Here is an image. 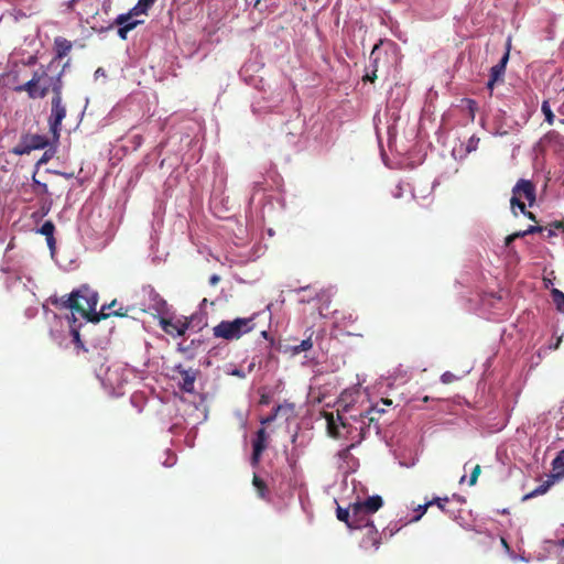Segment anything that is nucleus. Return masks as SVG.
<instances>
[{
	"instance_id": "49",
	"label": "nucleus",
	"mask_w": 564,
	"mask_h": 564,
	"mask_svg": "<svg viewBox=\"0 0 564 564\" xmlns=\"http://www.w3.org/2000/svg\"><path fill=\"white\" fill-rule=\"evenodd\" d=\"M399 529L397 528L395 530L394 529H391L390 530V536H392L394 534L395 531H398Z\"/></svg>"
},
{
	"instance_id": "48",
	"label": "nucleus",
	"mask_w": 564,
	"mask_h": 564,
	"mask_svg": "<svg viewBox=\"0 0 564 564\" xmlns=\"http://www.w3.org/2000/svg\"><path fill=\"white\" fill-rule=\"evenodd\" d=\"M561 340H562L561 338L557 339V341H556V344L554 346L555 349L558 348Z\"/></svg>"
},
{
	"instance_id": "47",
	"label": "nucleus",
	"mask_w": 564,
	"mask_h": 564,
	"mask_svg": "<svg viewBox=\"0 0 564 564\" xmlns=\"http://www.w3.org/2000/svg\"><path fill=\"white\" fill-rule=\"evenodd\" d=\"M261 336H262L263 338H268V332H267V330H262V332H261Z\"/></svg>"
},
{
	"instance_id": "26",
	"label": "nucleus",
	"mask_w": 564,
	"mask_h": 564,
	"mask_svg": "<svg viewBox=\"0 0 564 564\" xmlns=\"http://www.w3.org/2000/svg\"><path fill=\"white\" fill-rule=\"evenodd\" d=\"M551 294H552L553 302L556 305V308L560 312L564 313V293L557 289H553Z\"/></svg>"
},
{
	"instance_id": "19",
	"label": "nucleus",
	"mask_w": 564,
	"mask_h": 564,
	"mask_svg": "<svg viewBox=\"0 0 564 564\" xmlns=\"http://www.w3.org/2000/svg\"><path fill=\"white\" fill-rule=\"evenodd\" d=\"M54 224L52 221H45L40 228L39 232L46 237L47 246L53 251L55 248V239H54Z\"/></svg>"
},
{
	"instance_id": "28",
	"label": "nucleus",
	"mask_w": 564,
	"mask_h": 564,
	"mask_svg": "<svg viewBox=\"0 0 564 564\" xmlns=\"http://www.w3.org/2000/svg\"><path fill=\"white\" fill-rule=\"evenodd\" d=\"M541 111L543 112L544 117H545V121L549 123V124H553L554 123V120H555V116L550 107V102L549 100H544L542 102V106H541Z\"/></svg>"
},
{
	"instance_id": "34",
	"label": "nucleus",
	"mask_w": 564,
	"mask_h": 564,
	"mask_svg": "<svg viewBox=\"0 0 564 564\" xmlns=\"http://www.w3.org/2000/svg\"><path fill=\"white\" fill-rule=\"evenodd\" d=\"M467 108L470 115L471 120L475 118V112L477 111V102L473 99H466Z\"/></svg>"
},
{
	"instance_id": "2",
	"label": "nucleus",
	"mask_w": 564,
	"mask_h": 564,
	"mask_svg": "<svg viewBox=\"0 0 564 564\" xmlns=\"http://www.w3.org/2000/svg\"><path fill=\"white\" fill-rule=\"evenodd\" d=\"M75 301L83 308L77 311L83 317L93 323H99L110 316H127V310L120 307L116 312L106 313V306L104 305L99 312H96L98 304V294L96 291L84 284L79 289L74 291Z\"/></svg>"
},
{
	"instance_id": "11",
	"label": "nucleus",
	"mask_w": 564,
	"mask_h": 564,
	"mask_svg": "<svg viewBox=\"0 0 564 564\" xmlns=\"http://www.w3.org/2000/svg\"><path fill=\"white\" fill-rule=\"evenodd\" d=\"M509 53L510 52L508 48L506 51V53L503 54V56L501 57L500 62L490 68L489 80L487 83V88L490 91V96L492 95V90H494L496 83L503 79L507 63L509 61Z\"/></svg>"
},
{
	"instance_id": "20",
	"label": "nucleus",
	"mask_w": 564,
	"mask_h": 564,
	"mask_svg": "<svg viewBox=\"0 0 564 564\" xmlns=\"http://www.w3.org/2000/svg\"><path fill=\"white\" fill-rule=\"evenodd\" d=\"M56 57H65L72 50V43L63 37L55 39Z\"/></svg>"
},
{
	"instance_id": "7",
	"label": "nucleus",
	"mask_w": 564,
	"mask_h": 564,
	"mask_svg": "<svg viewBox=\"0 0 564 564\" xmlns=\"http://www.w3.org/2000/svg\"><path fill=\"white\" fill-rule=\"evenodd\" d=\"M51 115L48 117V126L55 139L59 137L62 122L66 117V107L63 104L62 94L52 97Z\"/></svg>"
},
{
	"instance_id": "5",
	"label": "nucleus",
	"mask_w": 564,
	"mask_h": 564,
	"mask_svg": "<svg viewBox=\"0 0 564 564\" xmlns=\"http://www.w3.org/2000/svg\"><path fill=\"white\" fill-rule=\"evenodd\" d=\"M383 506V499L379 495L368 497L364 501L351 503L352 521L351 529H362L373 522L370 517Z\"/></svg>"
},
{
	"instance_id": "13",
	"label": "nucleus",
	"mask_w": 564,
	"mask_h": 564,
	"mask_svg": "<svg viewBox=\"0 0 564 564\" xmlns=\"http://www.w3.org/2000/svg\"><path fill=\"white\" fill-rule=\"evenodd\" d=\"M142 21L139 20H131L129 18V14H119L116 20L115 24L119 26L118 29V35L121 40H126L127 35L130 31L135 29Z\"/></svg>"
},
{
	"instance_id": "39",
	"label": "nucleus",
	"mask_w": 564,
	"mask_h": 564,
	"mask_svg": "<svg viewBox=\"0 0 564 564\" xmlns=\"http://www.w3.org/2000/svg\"><path fill=\"white\" fill-rule=\"evenodd\" d=\"M106 380L111 384V386H119L120 382L119 381H115L112 380V377H111V369L109 368L106 372Z\"/></svg>"
},
{
	"instance_id": "14",
	"label": "nucleus",
	"mask_w": 564,
	"mask_h": 564,
	"mask_svg": "<svg viewBox=\"0 0 564 564\" xmlns=\"http://www.w3.org/2000/svg\"><path fill=\"white\" fill-rule=\"evenodd\" d=\"M50 301L52 305L59 310H70L72 312L83 311V308L75 301L74 291L69 295L51 297Z\"/></svg>"
},
{
	"instance_id": "10",
	"label": "nucleus",
	"mask_w": 564,
	"mask_h": 564,
	"mask_svg": "<svg viewBox=\"0 0 564 564\" xmlns=\"http://www.w3.org/2000/svg\"><path fill=\"white\" fill-rule=\"evenodd\" d=\"M543 230H547L549 236H554V235H556V231H560V230L564 232V221L556 220V221L551 223L547 227L530 226L527 230L513 232L512 235H509L506 238V246L507 247L510 246V243L519 237H524L528 234H533L535 231H543Z\"/></svg>"
},
{
	"instance_id": "32",
	"label": "nucleus",
	"mask_w": 564,
	"mask_h": 564,
	"mask_svg": "<svg viewBox=\"0 0 564 564\" xmlns=\"http://www.w3.org/2000/svg\"><path fill=\"white\" fill-rule=\"evenodd\" d=\"M448 501H449L448 497H444V498L436 497V498H433L432 500H430V502H433V506L436 505L444 512L446 511L445 505Z\"/></svg>"
},
{
	"instance_id": "22",
	"label": "nucleus",
	"mask_w": 564,
	"mask_h": 564,
	"mask_svg": "<svg viewBox=\"0 0 564 564\" xmlns=\"http://www.w3.org/2000/svg\"><path fill=\"white\" fill-rule=\"evenodd\" d=\"M555 480L556 479H552L551 476H550L547 480H545L543 484L538 486L531 492L527 494L523 497V500H528V499L534 498L536 496L544 495L550 489V487L554 484Z\"/></svg>"
},
{
	"instance_id": "50",
	"label": "nucleus",
	"mask_w": 564,
	"mask_h": 564,
	"mask_svg": "<svg viewBox=\"0 0 564 564\" xmlns=\"http://www.w3.org/2000/svg\"><path fill=\"white\" fill-rule=\"evenodd\" d=\"M501 542H502V545H505L506 547H508V543L505 539H501Z\"/></svg>"
},
{
	"instance_id": "44",
	"label": "nucleus",
	"mask_w": 564,
	"mask_h": 564,
	"mask_svg": "<svg viewBox=\"0 0 564 564\" xmlns=\"http://www.w3.org/2000/svg\"><path fill=\"white\" fill-rule=\"evenodd\" d=\"M524 215L528 216L531 220L536 221L533 213L524 214Z\"/></svg>"
},
{
	"instance_id": "31",
	"label": "nucleus",
	"mask_w": 564,
	"mask_h": 564,
	"mask_svg": "<svg viewBox=\"0 0 564 564\" xmlns=\"http://www.w3.org/2000/svg\"><path fill=\"white\" fill-rule=\"evenodd\" d=\"M166 307V302L161 299L159 295H155V302L152 306V308L158 313H164Z\"/></svg>"
},
{
	"instance_id": "21",
	"label": "nucleus",
	"mask_w": 564,
	"mask_h": 564,
	"mask_svg": "<svg viewBox=\"0 0 564 564\" xmlns=\"http://www.w3.org/2000/svg\"><path fill=\"white\" fill-rule=\"evenodd\" d=\"M336 517L339 521L344 522L349 529H351L352 510L351 503L348 508H341L340 506L336 509Z\"/></svg>"
},
{
	"instance_id": "41",
	"label": "nucleus",
	"mask_w": 564,
	"mask_h": 564,
	"mask_svg": "<svg viewBox=\"0 0 564 564\" xmlns=\"http://www.w3.org/2000/svg\"><path fill=\"white\" fill-rule=\"evenodd\" d=\"M232 376H236V377H239V378H243L245 377V373L242 370H239V369H235L232 372H231Z\"/></svg>"
},
{
	"instance_id": "1",
	"label": "nucleus",
	"mask_w": 564,
	"mask_h": 564,
	"mask_svg": "<svg viewBox=\"0 0 564 564\" xmlns=\"http://www.w3.org/2000/svg\"><path fill=\"white\" fill-rule=\"evenodd\" d=\"M51 67L52 63L46 67L41 66L29 82L18 86L15 90L25 91L32 99L44 98L50 91L53 93V96L62 94V72L50 74Z\"/></svg>"
},
{
	"instance_id": "4",
	"label": "nucleus",
	"mask_w": 564,
	"mask_h": 564,
	"mask_svg": "<svg viewBox=\"0 0 564 564\" xmlns=\"http://www.w3.org/2000/svg\"><path fill=\"white\" fill-rule=\"evenodd\" d=\"M256 316L257 314L246 318L238 317L234 321H221L213 328V334L216 338L226 340L239 339L242 335L254 329Z\"/></svg>"
},
{
	"instance_id": "35",
	"label": "nucleus",
	"mask_w": 564,
	"mask_h": 564,
	"mask_svg": "<svg viewBox=\"0 0 564 564\" xmlns=\"http://www.w3.org/2000/svg\"><path fill=\"white\" fill-rule=\"evenodd\" d=\"M72 335L74 337V343L76 345L77 348H84V344L80 339V335H79V332L78 329L76 328H72Z\"/></svg>"
},
{
	"instance_id": "37",
	"label": "nucleus",
	"mask_w": 564,
	"mask_h": 564,
	"mask_svg": "<svg viewBox=\"0 0 564 564\" xmlns=\"http://www.w3.org/2000/svg\"><path fill=\"white\" fill-rule=\"evenodd\" d=\"M261 455H262V453H260V452L257 453V452L252 451L251 465L253 467H257L259 465Z\"/></svg>"
},
{
	"instance_id": "25",
	"label": "nucleus",
	"mask_w": 564,
	"mask_h": 564,
	"mask_svg": "<svg viewBox=\"0 0 564 564\" xmlns=\"http://www.w3.org/2000/svg\"><path fill=\"white\" fill-rule=\"evenodd\" d=\"M152 4L153 3H150V2L144 3L142 0H139L138 3L127 14H129V18L131 19L134 15L147 13L148 9Z\"/></svg>"
},
{
	"instance_id": "51",
	"label": "nucleus",
	"mask_w": 564,
	"mask_h": 564,
	"mask_svg": "<svg viewBox=\"0 0 564 564\" xmlns=\"http://www.w3.org/2000/svg\"><path fill=\"white\" fill-rule=\"evenodd\" d=\"M142 1H143L144 3H147V2H148V3H149V2H150V3H154V2H155V0H142Z\"/></svg>"
},
{
	"instance_id": "40",
	"label": "nucleus",
	"mask_w": 564,
	"mask_h": 564,
	"mask_svg": "<svg viewBox=\"0 0 564 564\" xmlns=\"http://www.w3.org/2000/svg\"><path fill=\"white\" fill-rule=\"evenodd\" d=\"M220 278L217 275V274H213L210 278H209V283L212 285H216L218 282H219Z\"/></svg>"
},
{
	"instance_id": "46",
	"label": "nucleus",
	"mask_w": 564,
	"mask_h": 564,
	"mask_svg": "<svg viewBox=\"0 0 564 564\" xmlns=\"http://www.w3.org/2000/svg\"><path fill=\"white\" fill-rule=\"evenodd\" d=\"M261 0H254V3H253V8H258V6L260 4Z\"/></svg>"
},
{
	"instance_id": "38",
	"label": "nucleus",
	"mask_w": 564,
	"mask_h": 564,
	"mask_svg": "<svg viewBox=\"0 0 564 564\" xmlns=\"http://www.w3.org/2000/svg\"><path fill=\"white\" fill-rule=\"evenodd\" d=\"M52 155L53 153L51 152V150L45 151L42 158L37 161V164L46 163L52 158Z\"/></svg>"
},
{
	"instance_id": "16",
	"label": "nucleus",
	"mask_w": 564,
	"mask_h": 564,
	"mask_svg": "<svg viewBox=\"0 0 564 564\" xmlns=\"http://www.w3.org/2000/svg\"><path fill=\"white\" fill-rule=\"evenodd\" d=\"M383 41L380 40L377 44H375V46L372 47V51L370 53V61L372 63V66H373V69L370 74H366L364 76V80L365 82H370V83H373L376 79H377V70H378V52L380 50V46L382 45Z\"/></svg>"
},
{
	"instance_id": "18",
	"label": "nucleus",
	"mask_w": 564,
	"mask_h": 564,
	"mask_svg": "<svg viewBox=\"0 0 564 564\" xmlns=\"http://www.w3.org/2000/svg\"><path fill=\"white\" fill-rule=\"evenodd\" d=\"M365 440V427H360V432L357 437H352V442L339 451L338 456L339 458L346 460L350 456V452L352 448H355L358 444H360Z\"/></svg>"
},
{
	"instance_id": "42",
	"label": "nucleus",
	"mask_w": 564,
	"mask_h": 564,
	"mask_svg": "<svg viewBox=\"0 0 564 564\" xmlns=\"http://www.w3.org/2000/svg\"><path fill=\"white\" fill-rule=\"evenodd\" d=\"M117 301L113 300L109 305H105L106 306V313H109L111 312L110 310H113V306L116 305Z\"/></svg>"
},
{
	"instance_id": "23",
	"label": "nucleus",
	"mask_w": 564,
	"mask_h": 564,
	"mask_svg": "<svg viewBox=\"0 0 564 564\" xmlns=\"http://www.w3.org/2000/svg\"><path fill=\"white\" fill-rule=\"evenodd\" d=\"M252 485L257 489V492L260 498L265 499L268 497L269 490H268L267 484L257 474L253 475Z\"/></svg>"
},
{
	"instance_id": "24",
	"label": "nucleus",
	"mask_w": 564,
	"mask_h": 564,
	"mask_svg": "<svg viewBox=\"0 0 564 564\" xmlns=\"http://www.w3.org/2000/svg\"><path fill=\"white\" fill-rule=\"evenodd\" d=\"M267 434L264 429L257 432V438L252 443V451L263 453L265 448Z\"/></svg>"
},
{
	"instance_id": "29",
	"label": "nucleus",
	"mask_w": 564,
	"mask_h": 564,
	"mask_svg": "<svg viewBox=\"0 0 564 564\" xmlns=\"http://www.w3.org/2000/svg\"><path fill=\"white\" fill-rule=\"evenodd\" d=\"M431 506H433V502H430V500L424 502L423 505H419L417 508L415 509L417 514L411 520V522L419 521Z\"/></svg>"
},
{
	"instance_id": "12",
	"label": "nucleus",
	"mask_w": 564,
	"mask_h": 564,
	"mask_svg": "<svg viewBox=\"0 0 564 564\" xmlns=\"http://www.w3.org/2000/svg\"><path fill=\"white\" fill-rule=\"evenodd\" d=\"M365 530V534L361 539L360 545L361 547L375 549L378 550L381 544V534L375 527L373 522L362 528Z\"/></svg>"
},
{
	"instance_id": "43",
	"label": "nucleus",
	"mask_w": 564,
	"mask_h": 564,
	"mask_svg": "<svg viewBox=\"0 0 564 564\" xmlns=\"http://www.w3.org/2000/svg\"><path fill=\"white\" fill-rule=\"evenodd\" d=\"M558 133L556 131H550L546 137H557Z\"/></svg>"
},
{
	"instance_id": "36",
	"label": "nucleus",
	"mask_w": 564,
	"mask_h": 564,
	"mask_svg": "<svg viewBox=\"0 0 564 564\" xmlns=\"http://www.w3.org/2000/svg\"><path fill=\"white\" fill-rule=\"evenodd\" d=\"M454 379H455V376L449 371L444 372L441 377V380L443 383H451L454 381Z\"/></svg>"
},
{
	"instance_id": "17",
	"label": "nucleus",
	"mask_w": 564,
	"mask_h": 564,
	"mask_svg": "<svg viewBox=\"0 0 564 564\" xmlns=\"http://www.w3.org/2000/svg\"><path fill=\"white\" fill-rule=\"evenodd\" d=\"M552 470L551 475L552 479H561L564 477V449L561 451L557 456L552 462Z\"/></svg>"
},
{
	"instance_id": "30",
	"label": "nucleus",
	"mask_w": 564,
	"mask_h": 564,
	"mask_svg": "<svg viewBox=\"0 0 564 564\" xmlns=\"http://www.w3.org/2000/svg\"><path fill=\"white\" fill-rule=\"evenodd\" d=\"M479 141H480V139L477 135L473 134L467 140L466 152L467 153H471V152L476 151L478 149Z\"/></svg>"
},
{
	"instance_id": "3",
	"label": "nucleus",
	"mask_w": 564,
	"mask_h": 564,
	"mask_svg": "<svg viewBox=\"0 0 564 564\" xmlns=\"http://www.w3.org/2000/svg\"><path fill=\"white\" fill-rule=\"evenodd\" d=\"M325 419L327 423V433L333 438H349L352 441V437H357L360 427H365V434L370 427V424L373 422V417H368V414H361L359 419L354 417V421L358 424V426H354L348 423L343 416L338 413L337 416H334L333 412H326Z\"/></svg>"
},
{
	"instance_id": "6",
	"label": "nucleus",
	"mask_w": 564,
	"mask_h": 564,
	"mask_svg": "<svg viewBox=\"0 0 564 564\" xmlns=\"http://www.w3.org/2000/svg\"><path fill=\"white\" fill-rule=\"evenodd\" d=\"M535 202V184L530 180L520 178L512 187V195L510 198L511 209H519L520 212H525L527 208L534 207Z\"/></svg>"
},
{
	"instance_id": "8",
	"label": "nucleus",
	"mask_w": 564,
	"mask_h": 564,
	"mask_svg": "<svg viewBox=\"0 0 564 564\" xmlns=\"http://www.w3.org/2000/svg\"><path fill=\"white\" fill-rule=\"evenodd\" d=\"M48 145V139L41 134H24L18 145L12 150L14 154L24 155L30 154L33 150L44 149Z\"/></svg>"
},
{
	"instance_id": "27",
	"label": "nucleus",
	"mask_w": 564,
	"mask_h": 564,
	"mask_svg": "<svg viewBox=\"0 0 564 564\" xmlns=\"http://www.w3.org/2000/svg\"><path fill=\"white\" fill-rule=\"evenodd\" d=\"M312 347H313V341H312V338L308 337V338L302 340L299 345L293 346L292 352L294 355H297L302 351H307V350L312 349Z\"/></svg>"
},
{
	"instance_id": "45",
	"label": "nucleus",
	"mask_w": 564,
	"mask_h": 564,
	"mask_svg": "<svg viewBox=\"0 0 564 564\" xmlns=\"http://www.w3.org/2000/svg\"><path fill=\"white\" fill-rule=\"evenodd\" d=\"M382 402L386 404V405H391L392 401L389 400V399H382Z\"/></svg>"
},
{
	"instance_id": "15",
	"label": "nucleus",
	"mask_w": 564,
	"mask_h": 564,
	"mask_svg": "<svg viewBox=\"0 0 564 564\" xmlns=\"http://www.w3.org/2000/svg\"><path fill=\"white\" fill-rule=\"evenodd\" d=\"M177 371L181 375V389L185 392H193L194 391V383L196 380V372L192 369H183L181 367H177Z\"/></svg>"
},
{
	"instance_id": "52",
	"label": "nucleus",
	"mask_w": 564,
	"mask_h": 564,
	"mask_svg": "<svg viewBox=\"0 0 564 564\" xmlns=\"http://www.w3.org/2000/svg\"><path fill=\"white\" fill-rule=\"evenodd\" d=\"M429 400H430V398L427 395L423 398L424 402H427Z\"/></svg>"
},
{
	"instance_id": "53",
	"label": "nucleus",
	"mask_w": 564,
	"mask_h": 564,
	"mask_svg": "<svg viewBox=\"0 0 564 564\" xmlns=\"http://www.w3.org/2000/svg\"><path fill=\"white\" fill-rule=\"evenodd\" d=\"M560 122L564 124V119L560 120Z\"/></svg>"
},
{
	"instance_id": "33",
	"label": "nucleus",
	"mask_w": 564,
	"mask_h": 564,
	"mask_svg": "<svg viewBox=\"0 0 564 564\" xmlns=\"http://www.w3.org/2000/svg\"><path fill=\"white\" fill-rule=\"evenodd\" d=\"M480 471H481L480 465H476L470 474V477H469V486L476 485L477 479L480 475Z\"/></svg>"
},
{
	"instance_id": "9",
	"label": "nucleus",
	"mask_w": 564,
	"mask_h": 564,
	"mask_svg": "<svg viewBox=\"0 0 564 564\" xmlns=\"http://www.w3.org/2000/svg\"><path fill=\"white\" fill-rule=\"evenodd\" d=\"M194 321V316L184 317L183 319H167L164 317L160 318V326L161 328L169 335L175 337V336H183L185 335L186 330L191 327L192 323Z\"/></svg>"
}]
</instances>
